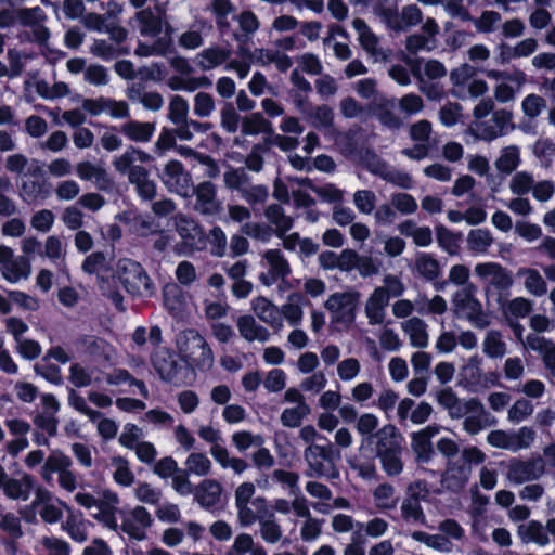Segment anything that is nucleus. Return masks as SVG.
<instances>
[{
  "instance_id": "nucleus-2",
  "label": "nucleus",
  "mask_w": 555,
  "mask_h": 555,
  "mask_svg": "<svg viewBox=\"0 0 555 555\" xmlns=\"http://www.w3.org/2000/svg\"><path fill=\"white\" fill-rule=\"evenodd\" d=\"M304 456L309 467L306 476L326 477L328 480L339 479L340 473L335 465V461L340 459V451L331 442L325 446L314 442L309 444L304 452Z\"/></svg>"
},
{
  "instance_id": "nucleus-29",
  "label": "nucleus",
  "mask_w": 555,
  "mask_h": 555,
  "mask_svg": "<svg viewBox=\"0 0 555 555\" xmlns=\"http://www.w3.org/2000/svg\"><path fill=\"white\" fill-rule=\"evenodd\" d=\"M411 447L416 455V462L418 464L428 463L434 455V448L429 438L423 437L422 434L413 433Z\"/></svg>"
},
{
  "instance_id": "nucleus-51",
  "label": "nucleus",
  "mask_w": 555,
  "mask_h": 555,
  "mask_svg": "<svg viewBox=\"0 0 555 555\" xmlns=\"http://www.w3.org/2000/svg\"><path fill=\"white\" fill-rule=\"evenodd\" d=\"M511 191L516 195L527 194L533 186V178L526 171H518L511 181Z\"/></svg>"
},
{
  "instance_id": "nucleus-11",
  "label": "nucleus",
  "mask_w": 555,
  "mask_h": 555,
  "mask_svg": "<svg viewBox=\"0 0 555 555\" xmlns=\"http://www.w3.org/2000/svg\"><path fill=\"white\" fill-rule=\"evenodd\" d=\"M221 495L222 486L215 479H204L194 488V500L203 509L214 515L222 509V506H219Z\"/></svg>"
},
{
  "instance_id": "nucleus-63",
  "label": "nucleus",
  "mask_w": 555,
  "mask_h": 555,
  "mask_svg": "<svg viewBox=\"0 0 555 555\" xmlns=\"http://www.w3.org/2000/svg\"><path fill=\"white\" fill-rule=\"evenodd\" d=\"M90 51L106 62L113 60L118 54V50L104 39H95Z\"/></svg>"
},
{
  "instance_id": "nucleus-20",
  "label": "nucleus",
  "mask_w": 555,
  "mask_h": 555,
  "mask_svg": "<svg viewBox=\"0 0 555 555\" xmlns=\"http://www.w3.org/2000/svg\"><path fill=\"white\" fill-rule=\"evenodd\" d=\"M120 131L133 142L145 143L152 139L155 132V124L130 120L121 126Z\"/></svg>"
},
{
  "instance_id": "nucleus-52",
  "label": "nucleus",
  "mask_w": 555,
  "mask_h": 555,
  "mask_svg": "<svg viewBox=\"0 0 555 555\" xmlns=\"http://www.w3.org/2000/svg\"><path fill=\"white\" fill-rule=\"evenodd\" d=\"M215 109V101L211 94L198 92L194 96V114L198 117H208Z\"/></svg>"
},
{
  "instance_id": "nucleus-23",
  "label": "nucleus",
  "mask_w": 555,
  "mask_h": 555,
  "mask_svg": "<svg viewBox=\"0 0 555 555\" xmlns=\"http://www.w3.org/2000/svg\"><path fill=\"white\" fill-rule=\"evenodd\" d=\"M305 295L300 292H294L288 295L287 302L282 306L281 315L284 317L289 325L297 326L302 319V309L300 307L305 301Z\"/></svg>"
},
{
  "instance_id": "nucleus-47",
  "label": "nucleus",
  "mask_w": 555,
  "mask_h": 555,
  "mask_svg": "<svg viewBox=\"0 0 555 555\" xmlns=\"http://www.w3.org/2000/svg\"><path fill=\"white\" fill-rule=\"evenodd\" d=\"M188 470L197 476H206L211 467L209 459L204 453H191L186 459Z\"/></svg>"
},
{
  "instance_id": "nucleus-30",
  "label": "nucleus",
  "mask_w": 555,
  "mask_h": 555,
  "mask_svg": "<svg viewBox=\"0 0 555 555\" xmlns=\"http://www.w3.org/2000/svg\"><path fill=\"white\" fill-rule=\"evenodd\" d=\"M77 173L82 180H90L95 178L96 181L107 180V185H100L101 190L107 191L113 186V180L108 177L106 171L101 168H96L90 162L79 163L77 166Z\"/></svg>"
},
{
  "instance_id": "nucleus-50",
  "label": "nucleus",
  "mask_w": 555,
  "mask_h": 555,
  "mask_svg": "<svg viewBox=\"0 0 555 555\" xmlns=\"http://www.w3.org/2000/svg\"><path fill=\"white\" fill-rule=\"evenodd\" d=\"M46 469L61 474V472L72 466V460L61 450H53L47 457Z\"/></svg>"
},
{
  "instance_id": "nucleus-56",
  "label": "nucleus",
  "mask_w": 555,
  "mask_h": 555,
  "mask_svg": "<svg viewBox=\"0 0 555 555\" xmlns=\"http://www.w3.org/2000/svg\"><path fill=\"white\" fill-rule=\"evenodd\" d=\"M374 11L385 20L388 27L391 29L396 31L403 29V25L400 22V16L396 8H386L382 3H377L374 8Z\"/></svg>"
},
{
  "instance_id": "nucleus-59",
  "label": "nucleus",
  "mask_w": 555,
  "mask_h": 555,
  "mask_svg": "<svg viewBox=\"0 0 555 555\" xmlns=\"http://www.w3.org/2000/svg\"><path fill=\"white\" fill-rule=\"evenodd\" d=\"M392 205L403 215H411L417 209V203L415 198L408 193L395 194L392 196Z\"/></svg>"
},
{
  "instance_id": "nucleus-64",
  "label": "nucleus",
  "mask_w": 555,
  "mask_h": 555,
  "mask_svg": "<svg viewBox=\"0 0 555 555\" xmlns=\"http://www.w3.org/2000/svg\"><path fill=\"white\" fill-rule=\"evenodd\" d=\"M254 546L253 537L248 533L236 535L233 545L229 548L227 555H245Z\"/></svg>"
},
{
  "instance_id": "nucleus-3",
  "label": "nucleus",
  "mask_w": 555,
  "mask_h": 555,
  "mask_svg": "<svg viewBox=\"0 0 555 555\" xmlns=\"http://www.w3.org/2000/svg\"><path fill=\"white\" fill-rule=\"evenodd\" d=\"M114 279L131 296H139L144 288L149 294L154 289V284L143 266L132 259L124 258L117 262Z\"/></svg>"
},
{
  "instance_id": "nucleus-53",
  "label": "nucleus",
  "mask_w": 555,
  "mask_h": 555,
  "mask_svg": "<svg viewBox=\"0 0 555 555\" xmlns=\"http://www.w3.org/2000/svg\"><path fill=\"white\" fill-rule=\"evenodd\" d=\"M501 21V14L496 11H483L480 17L474 20L479 33L489 34L494 30V25Z\"/></svg>"
},
{
  "instance_id": "nucleus-39",
  "label": "nucleus",
  "mask_w": 555,
  "mask_h": 555,
  "mask_svg": "<svg viewBox=\"0 0 555 555\" xmlns=\"http://www.w3.org/2000/svg\"><path fill=\"white\" fill-rule=\"evenodd\" d=\"M129 99L133 100L135 96H140V101L142 105L150 111L157 112L162 108L164 104V99L160 93L153 91V92H145L141 94V89H135L134 87L129 90L128 93Z\"/></svg>"
},
{
  "instance_id": "nucleus-25",
  "label": "nucleus",
  "mask_w": 555,
  "mask_h": 555,
  "mask_svg": "<svg viewBox=\"0 0 555 555\" xmlns=\"http://www.w3.org/2000/svg\"><path fill=\"white\" fill-rule=\"evenodd\" d=\"M263 257L270 267V274L285 283V279L291 274V266L281 249H268Z\"/></svg>"
},
{
  "instance_id": "nucleus-49",
  "label": "nucleus",
  "mask_w": 555,
  "mask_h": 555,
  "mask_svg": "<svg viewBox=\"0 0 555 555\" xmlns=\"http://www.w3.org/2000/svg\"><path fill=\"white\" fill-rule=\"evenodd\" d=\"M533 412V404L527 399H518L508 410V418L513 423H520Z\"/></svg>"
},
{
  "instance_id": "nucleus-55",
  "label": "nucleus",
  "mask_w": 555,
  "mask_h": 555,
  "mask_svg": "<svg viewBox=\"0 0 555 555\" xmlns=\"http://www.w3.org/2000/svg\"><path fill=\"white\" fill-rule=\"evenodd\" d=\"M135 496L143 503L157 505L162 498V491L147 482H141L135 489Z\"/></svg>"
},
{
  "instance_id": "nucleus-13",
  "label": "nucleus",
  "mask_w": 555,
  "mask_h": 555,
  "mask_svg": "<svg viewBox=\"0 0 555 555\" xmlns=\"http://www.w3.org/2000/svg\"><path fill=\"white\" fill-rule=\"evenodd\" d=\"M192 195L196 196V209L207 216L221 210V203L217 199V189L211 181H203L196 186L192 183Z\"/></svg>"
},
{
  "instance_id": "nucleus-44",
  "label": "nucleus",
  "mask_w": 555,
  "mask_h": 555,
  "mask_svg": "<svg viewBox=\"0 0 555 555\" xmlns=\"http://www.w3.org/2000/svg\"><path fill=\"white\" fill-rule=\"evenodd\" d=\"M442 481L446 483V489L457 492L462 490L468 481L467 470L464 466H457L452 473L447 474Z\"/></svg>"
},
{
  "instance_id": "nucleus-45",
  "label": "nucleus",
  "mask_w": 555,
  "mask_h": 555,
  "mask_svg": "<svg viewBox=\"0 0 555 555\" xmlns=\"http://www.w3.org/2000/svg\"><path fill=\"white\" fill-rule=\"evenodd\" d=\"M34 371L37 375L44 378L50 384L55 386H60L63 384L62 371L61 367L53 363H36L34 366Z\"/></svg>"
},
{
  "instance_id": "nucleus-43",
  "label": "nucleus",
  "mask_w": 555,
  "mask_h": 555,
  "mask_svg": "<svg viewBox=\"0 0 555 555\" xmlns=\"http://www.w3.org/2000/svg\"><path fill=\"white\" fill-rule=\"evenodd\" d=\"M221 127L229 133H235L238 129L241 116L230 102L224 103L221 109Z\"/></svg>"
},
{
  "instance_id": "nucleus-8",
  "label": "nucleus",
  "mask_w": 555,
  "mask_h": 555,
  "mask_svg": "<svg viewBox=\"0 0 555 555\" xmlns=\"http://www.w3.org/2000/svg\"><path fill=\"white\" fill-rule=\"evenodd\" d=\"M365 156L373 160L372 165H367L369 171L373 175L378 176L383 180L404 190L413 188V180L410 173L395 168H389L387 163L383 160L374 150L367 149L365 151Z\"/></svg>"
},
{
  "instance_id": "nucleus-21",
  "label": "nucleus",
  "mask_w": 555,
  "mask_h": 555,
  "mask_svg": "<svg viewBox=\"0 0 555 555\" xmlns=\"http://www.w3.org/2000/svg\"><path fill=\"white\" fill-rule=\"evenodd\" d=\"M242 133L244 135H257L259 133L272 135L273 127L271 121L266 119L261 113L256 112L242 119Z\"/></svg>"
},
{
  "instance_id": "nucleus-16",
  "label": "nucleus",
  "mask_w": 555,
  "mask_h": 555,
  "mask_svg": "<svg viewBox=\"0 0 555 555\" xmlns=\"http://www.w3.org/2000/svg\"><path fill=\"white\" fill-rule=\"evenodd\" d=\"M389 299L387 291L383 287H376L367 299L365 313L371 325L382 324L385 318V308Z\"/></svg>"
},
{
  "instance_id": "nucleus-48",
  "label": "nucleus",
  "mask_w": 555,
  "mask_h": 555,
  "mask_svg": "<svg viewBox=\"0 0 555 555\" xmlns=\"http://www.w3.org/2000/svg\"><path fill=\"white\" fill-rule=\"evenodd\" d=\"M224 184L230 190H241L242 185L249 182V176L246 173L245 169L233 168L230 167L229 170L224 172Z\"/></svg>"
},
{
  "instance_id": "nucleus-62",
  "label": "nucleus",
  "mask_w": 555,
  "mask_h": 555,
  "mask_svg": "<svg viewBox=\"0 0 555 555\" xmlns=\"http://www.w3.org/2000/svg\"><path fill=\"white\" fill-rule=\"evenodd\" d=\"M42 545L48 551L49 555H69L70 545L65 540L44 537L42 539Z\"/></svg>"
},
{
  "instance_id": "nucleus-4",
  "label": "nucleus",
  "mask_w": 555,
  "mask_h": 555,
  "mask_svg": "<svg viewBox=\"0 0 555 555\" xmlns=\"http://www.w3.org/2000/svg\"><path fill=\"white\" fill-rule=\"evenodd\" d=\"M453 312L457 319H466L483 328L489 325L481 302L475 297V286L469 285L454 293L452 297Z\"/></svg>"
},
{
  "instance_id": "nucleus-7",
  "label": "nucleus",
  "mask_w": 555,
  "mask_h": 555,
  "mask_svg": "<svg viewBox=\"0 0 555 555\" xmlns=\"http://www.w3.org/2000/svg\"><path fill=\"white\" fill-rule=\"evenodd\" d=\"M175 221L176 230L185 247L198 251L206 249L207 234L198 222L181 212L175 217Z\"/></svg>"
},
{
  "instance_id": "nucleus-31",
  "label": "nucleus",
  "mask_w": 555,
  "mask_h": 555,
  "mask_svg": "<svg viewBox=\"0 0 555 555\" xmlns=\"http://www.w3.org/2000/svg\"><path fill=\"white\" fill-rule=\"evenodd\" d=\"M535 439V431L528 426L520 427L517 431L509 433V451L517 452L529 448Z\"/></svg>"
},
{
  "instance_id": "nucleus-38",
  "label": "nucleus",
  "mask_w": 555,
  "mask_h": 555,
  "mask_svg": "<svg viewBox=\"0 0 555 555\" xmlns=\"http://www.w3.org/2000/svg\"><path fill=\"white\" fill-rule=\"evenodd\" d=\"M460 237L461 234H454L452 231H450L442 224L436 227L437 242L441 248L448 251L449 255L457 254V240Z\"/></svg>"
},
{
  "instance_id": "nucleus-60",
  "label": "nucleus",
  "mask_w": 555,
  "mask_h": 555,
  "mask_svg": "<svg viewBox=\"0 0 555 555\" xmlns=\"http://www.w3.org/2000/svg\"><path fill=\"white\" fill-rule=\"evenodd\" d=\"M133 227L138 234L144 237L156 234L159 229V224L155 223L151 216L143 217L141 215L133 218Z\"/></svg>"
},
{
  "instance_id": "nucleus-46",
  "label": "nucleus",
  "mask_w": 555,
  "mask_h": 555,
  "mask_svg": "<svg viewBox=\"0 0 555 555\" xmlns=\"http://www.w3.org/2000/svg\"><path fill=\"white\" fill-rule=\"evenodd\" d=\"M525 286L534 296H543L547 292V285L542 275L535 269H528Z\"/></svg>"
},
{
  "instance_id": "nucleus-34",
  "label": "nucleus",
  "mask_w": 555,
  "mask_h": 555,
  "mask_svg": "<svg viewBox=\"0 0 555 555\" xmlns=\"http://www.w3.org/2000/svg\"><path fill=\"white\" fill-rule=\"evenodd\" d=\"M483 352L492 359L501 358L506 352V345L502 340L499 331H490L487 333L483 340Z\"/></svg>"
},
{
  "instance_id": "nucleus-40",
  "label": "nucleus",
  "mask_w": 555,
  "mask_h": 555,
  "mask_svg": "<svg viewBox=\"0 0 555 555\" xmlns=\"http://www.w3.org/2000/svg\"><path fill=\"white\" fill-rule=\"evenodd\" d=\"M467 243L472 250L483 253L492 243V236L489 230L476 229L470 230L467 236Z\"/></svg>"
},
{
  "instance_id": "nucleus-57",
  "label": "nucleus",
  "mask_w": 555,
  "mask_h": 555,
  "mask_svg": "<svg viewBox=\"0 0 555 555\" xmlns=\"http://www.w3.org/2000/svg\"><path fill=\"white\" fill-rule=\"evenodd\" d=\"M106 380L109 385L129 383L130 385H135L141 389H145L144 382L135 379L126 369H115L111 374L107 375Z\"/></svg>"
},
{
  "instance_id": "nucleus-12",
  "label": "nucleus",
  "mask_w": 555,
  "mask_h": 555,
  "mask_svg": "<svg viewBox=\"0 0 555 555\" xmlns=\"http://www.w3.org/2000/svg\"><path fill=\"white\" fill-rule=\"evenodd\" d=\"M376 439V455L379 453L397 452L402 453L403 436L392 424H386L376 431L374 436L367 437V442L373 443Z\"/></svg>"
},
{
  "instance_id": "nucleus-61",
  "label": "nucleus",
  "mask_w": 555,
  "mask_h": 555,
  "mask_svg": "<svg viewBox=\"0 0 555 555\" xmlns=\"http://www.w3.org/2000/svg\"><path fill=\"white\" fill-rule=\"evenodd\" d=\"M462 106L459 103H449L440 108V121L446 127H452L457 124L461 117Z\"/></svg>"
},
{
  "instance_id": "nucleus-1",
  "label": "nucleus",
  "mask_w": 555,
  "mask_h": 555,
  "mask_svg": "<svg viewBox=\"0 0 555 555\" xmlns=\"http://www.w3.org/2000/svg\"><path fill=\"white\" fill-rule=\"evenodd\" d=\"M178 350L186 370L206 372L212 366L214 356L211 348L195 330L184 332L183 337L178 340Z\"/></svg>"
},
{
  "instance_id": "nucleus-54",
  "label": "nucleus",
  "mask_w": 555,
  "mask_h": 555,
  "mask_svg": "<svg viewBox=\"0 0 555 555\" xmlns=\"http://www.w3.org/2000/svg\"><path fill=\"white\" fill-rule=\"evenodd\" d=\"M545 105V100L534 93L528 94L521 104L524 114L530 118L538 117Z\"/></svg>"
},
{
  "instance_id": "nucleus-5",
  "label": "nucleus",
  "mask_w": 555,
  "mask_h": 555,
  "mask_svg": "<svg viewBox=\"0 0 555 555\" xmlns=\"http://www.w3.org/2000/svg\"><path fill=\"white\" fill-rule=\"evenodd\" d=\"M158 178L170 193L181 197H190L192 194V176L185 170L184 165L178 159H170L158 172Z\"/></svg>"
},
{
  "instance_id": "nucleus-18",
  "label": "nucleus",
  "mask_w": 555,
  "mask_h": 555,
  "mask_svg": "<svg viewBox=\"0 0 555 555\" xmlns=\"http://www.w3.org/2000/svg\"><path fill=\"white\" fill-rule=\"evenodd\" d=\"M35 478L31 475L24 473L21 479H8L3 491L12 500L21 499L26 501L35 488Z\"/></svg>"
},
{
  "instance_id": "nucleus-17",
  "label": "nucleus",
  "mask_w": 555,
  "mask_h": 555,
  "mask_svg": "<svg viewBox=\"0 0 555 555\" xmlns=\"http://www.w3.org/2000/svg\"><path fill=\"white\" fill-rule=\"evenodd\" d=\"M236 326L240 335L249 343L255 340L266 343L270 338L269 331L264 326L258 324L255 318L250 314L238 317Z\"/></svg>"
},
{
  "instance_id": "nucleus-10",
  "label": "nucleus",
  "mask_w": 555,
  "mask_h": 555,
  "mask_svg": "<svg viewBox=\"0 0 555 555\" xmlns=\"http://www.w3.org/2000/svg\"><path fill=\"white\" fill-rule=\"evenodd\" d=\"M357 293H334L324 302V307L334 313L333 320L338 323H352L356 318Z\"/></svg>"
},
{
  "instance_id": "nucleus-33",
  "label": "nucleus",
  "mask_w": 555,
  "mask_h": 555,
  "mask_svg": "<svg viewBox=\"0 0 555 555\" xmlns=\"http://www.w3.org/2000/svg\"><path fill=\"white\" fill-rule=\"evenodd\" d=\"M231 55V50L219 47H211L204 49L199 56L208 61V64L203 62L199 63V66L204 69H210L223 64Z\"/></svg>"
},
{
  "instance_id": "nucleus-14",
  "label": "nucleus",
  "mask_w": 555,
  "mask_h": 555,
  "mask_svg": "<svg viewBox=\"0 0 555 555\" xmlns=\"http://www.w3.org/2000/svg\"><path fill=\"white\" fill-rule=\"evenodd\" d=\"M476 273L481 278L491 276V283L499 291H506L513 285V278L506 268L496 262L479 263L475 268Z\"/></svg>"
},
{
  "instance_id": "nucleus-41",
  "label": "nucleus",
  "mask_w": 555,
  "mask_h": 555,
  "mask_svg": "<svg viewBox=\"0 0 555 555\" xmlns=\"http://www.w3.org/2000/svg\"><path fill=\"white\" fill-rule=\"evenodd\" d=\"M401 454L391 451L390 453H379V455H376L380 460L382 468L388 476L395 477L402 473L403 462Z\"/></svg>"
},
{
  "instance_id": "nucleus-9",
  "label": "nucleus",
  "mask_w": 555,
  "mask_h": 555,
  "mask_svg": "<svg viewBox=\"0 0 555 555\" xmlns=\"http://www.w3.org/2000/svg\"><path fill=\"white\" fill-rule=\"evenodd\" d=\"M543 473L544 464L541 457L526 461L513 457L509 460L506 477L511 482L521 485L526 481L539 479Z\"/></svg>"
},
{
  "instance_id": "nucleus-26",
  "label": "nucleus",
  "mask_w": 555,
  "mask_h": 555,
  "mask_svg": "<svg viewBox=\"0 0 555 555\" xmlns=\"http://www.w3.org/2000/svg\"><path fill=\"white\" fill-rule=\"evenodd\" d=\"M51 194V184L42 179L41 181H23L21 196L24 202L31 203L38 198H47Z\"/></svg>"
},
{
  "instance_id": "nucleus-15",
  "label": "nucleus",
  "mask_w": 555,
  "mask_h": 555,
  "mask_svg": "<svg viewBox=\"0 0 555 555\" xmlns=\"http://www.w3.org/2000/svg\"><path fill=\"white\" fill-rule=\"evenodd\" d=\"M256 315L264 323L271 325L275 331L283 326V320L280 310L268 298L258 296L251 302Z\"/></svg>"
},
{
  "instance_id": "nucleus-36",
  "label": "nucleus",
  "mask_w": 555,
  "mask_h": 555,
  "mask_svg": "<svg viewBox=\"0 0 555 555\" xmlns=\"http://www.w3.org/2000/svg\"><path fill=\"white\" fill-rule=\"evenodd\" d=\"M112 464L116 466L113 478L116 483L122 487H129L134 482V475L129 468V462L118 455L112 459Z\"/></svg>"
},
{
  "instance_id": "nucleus-37",
  "label": "nucleus",
  "mask_w": 555,
  "mask_h": 555,
  "mask_svg": "<svg viewBox=\"0 0 555 555\" xmlns=\"http://www.w3.org/2000/svg\"><path fill=\"white\" fill-rule=\"evenodd\" d=\"M189 113V103L181 95H173L169 103L168 118L173 125L186 122Z\"/></svg>"
},
{
  "instance_id": "nucleus-22",
  "label": "nucleus",
  "mask_w": 555,
  "mask_h": 555,
  "mask_svg": "<svg viewBox=\"0 0 555 555\" xmlns=\"http://www.w3.org/2000/svg\"><path fill=\"white\" fill-rule=\"evenodd\" d=\"M517 533L524 543L534 542L544 546L550 542L546 530L537 520H530L527 525H520Z\"/></svg>"
},
{
  "instance_id": "nucleus-28",
  "label": "nucleus",
  "mask_w": 555,
  "mask_h": 555,
  "mask_svg": "<svg viewBox=\"0 0 555 555\" xmlns=\"http://www.w3.org/2000/svg\"><path fill=\"white\" fill-rule=\"evenodd\" d=\"M415 268L420 275L425 278L428 281L436 280L440 274V266L437 259H435L431 255L421 253L418 254Z\"/></svg>"
},
{
  "instance_id": "nucleus-19",
  "label": "nucleus",
  "mask_w": 555,
  "mask_h": 555,
  "mask_svg": "<svg viewBox=\"0 0 555 555\" xmlns=\"http://www.w3.org/2000/svg\"><path fill=\"white\" fill-rule=\"evenodd\" d=\"M235 18L238 22L242 33L234 31L232 35L233 39L238 43H248L250 36L260 27L257 15L253 11L246 10L241 12Z\"/></svg>"
},
{
  "instance_id": "nucleus-6",
  "label": "nucleus",
  "mask_w": 555,
  "mask_h": 555,
  "mask_svg": "<svg viewBox=\"0 0 555 555\" xmlns=\"http://www.w3.org/2000/svg\"><path fill=\"white\" fill-rule=\"evenodd\" d=\"M151 362L160 379L166 383L182 380L183 371L186 370L180 353L169 348L156 350L151 357Z\"/></svg>"
},
{
  "instance_id": "nucleus-42",
  "label": "nucleus",
  "mask_w": 555,
  "mask_h": 555,
  "mask_svg": "<svg viewBox=\"0 0 555 555\" xmlns=\"http://www.w3.org/2000/svg\"><path fill=\"white\" fill-rule=\"evenodd\" d=\"M210 244V253L216 257H222L225 254L227 236L224 231L215 225L207 235V244Z\"/></svg>"
},
{
  "instance_id": "nucleus-35",
  "label": "nucleus",
  "mask_w": 555,
  "mask_h": 555,
  "mask_svg": "<svg viewBox=\"0 0 555 555\" xmlns=\"http://www.w3.org/2000/svg\"><path fill=\"white\" fill-rule=\"evenodd\" d=\"M309 413L310 406L306 402H301V405L285 409L281 414V423L289 428L299 427L302 418Z\"/></svg>"
},
{
  "instance_id": "nucleus-27",
  "label": "nucleus",
  "mask_w": 555,
  "mask_h": 555,
  "mask_svg": "<svg viewBox=\"0 0 555 555\" xmlns=\"http://www.w3.org/2000/svg\"><path fill=\"white\" fill-rule=\"evenodd\" d=\"M135 17L141 25L142 36H157L162 33V18L154 15L150 8L137 12Z\"/></svg>"
},
{
  "instance_id": "nucleus-58",
  "label": "nucleus",
  "mask_w": 555,
  "mask_h": 555,
  "mask_svg": "<svg viewBox=\"0 0 555 555\" xmlns=\"http://www.w3.org/2000/svg\"><path fill=\"white\" fill-rule=\"evenodd\" d=\"M85 79L95 86H104L109 81L107 69L100 64H91L85 72Z\"/></svg>"
},
{
  "instance_id": "nucleus-24",
  "label": "nucleus",
  "mask_w": 555,
  "mask_h": 555,
  "mask_svg": "<svg viewBox=\"0 0 555 555\" xmlns=\"http://www.w3.org/2000/svg\"><path fill=\"white\" fill-rule=\"evenodd\" d=\"M403 330L410 336V344L415 348H425L428 345V334L426 331V323L413 317L403 324Z\"/></svg>"
},
{
  "instance_id": "nucleus-32",
  "label": "nucleus",
  "mask_w": 555,
  "mask_h": 555,
  "mask_svg": "<svg viewBox=\"0 0 555 555\" xmlns=\"http://www.w3.org/2000/svg\"><path fill=\"white\" fill-rule=\"evenodd\" d=\"M520 163L519 150L517 146H509L504 149L501 156L496 159V169L505 175L512 173Z\"/></svg>"
}]
</instances>
